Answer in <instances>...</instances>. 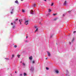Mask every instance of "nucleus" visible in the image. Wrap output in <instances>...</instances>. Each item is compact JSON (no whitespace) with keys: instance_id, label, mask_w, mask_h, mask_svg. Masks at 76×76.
I'll return each instance as SVG.
<instances>
[{"instance_id":"20","label":"nucleus","mask_w":76,"mask_h":76,"mask_svg":"<svg viewBox=\"0 0 76 76\" xmlns=\"http://www.w3.org/2000/svg\"><path fill=\"white\" fill-rule=\"evenodd\" d=\"M32 63H35V61H33L32 62Z\"/></svg>"},{"instance_id":"13","label":"nucleus","mask_w":76,"mask_h":76,"mask_svg":"<svg viewBox=\"0 0 76 76\" xmlns=\"http://www.w3.org/2000/svg\"><path fill=\"white\" fill-rule=\"evenodd\" d=\"M20 55H18V58H20Z\"/></svg>"},{"instance_id":"30","label":"nucleus","mask_w":76,"mask_h":76,"mask_svg":"<svg viewBox=\"0 0 76 76\" xmlns=\"http://www.w3.org/2000/svg\"><path fill=\"white\" fill-rule=\"evenodd\" d=\"M34 28H37V26H35Z\"/></svg>"},{"instance_id":"43","label":"nucleus","mask_w":76,"mask_h":76,"mask_svg":"<svg viewBox=\"0 0 76 76\" xmlns=\"http://www.w3.org/2000/svg\"><path fill=\"white\" fill-rule=\"evenodd\" d=\"M21 63H22V61L21 62Z\"/></svg>"},{"instance_id":"40","label":"nucleus","mask_w":76,"mask_h":76,"mask_svg":"<svg viewBox=\"0 0 76 76\" xmlns=\"http://www.w3.org/2000/svg\"><path fill=\"white\" fill-rule=\"evenodd\" d=\"M23 0H21V1H23Z\"/></svg>"},{"instance_id":"35","label":"nucleus","mask_w":76,"mask_h":76,"mask_svg":"<svg viewBox=\"0 0 76 76\" xmlns=\"http://www.w3.org/2000/svg\"><path fill=\"white\" fill-rule=\"evenodd\" d=\"M44 0V1H46L47 0Z\"/></svg>"},{"instance_id":"28","label":"nucleus","mask_w":76,"mask_h":76,"mask_svg":"<svg viewBox=\"0 0 76 76\" xmlns=\"http://www.w3.org/2000/svg\"><path fill=\"white\" fill-rule=\"evenodd\" d=\"M11 14H12L13 13V12H11Z\"/></svg>"},{"instance_id":"17","label":"nucleus","mask_w":76,"mask_h":76,"mask_svg":"<svg viewBox=\"0 0 76 76\" xmlns=\"http://www.w3.org/2000/svg\"><path fill=\"white\" fill-rule=\"evenodd\" d=\"M14 47H15V48H16V47H17V45H15L14 46Z\"/></svg>"},{"instance_id":"19","label":"nucleus","mask_w":76,"mask_h":76,"mask_svg":"<svg viewBox=\"0 0 76 76\" xmlns=\"http://www.w3.org/2000/svg\"><path fill=\"white\" fill-rule=\"evenodd\" d=\"M49 12H51V10L49 9Z\"/></svg>"},{"instance_id":"31","label":"nucleus","mask_w":76,"mask_h":76,"mask_svg":"<svg viewBox=\"0 0 76 76\" xmlns=\"http://www.w3.org/2000/svg\"><path fill=\"white\" fill-rule=\"evenodd\" d=\"M27 38H28V36H26V39H27Z\"/></svg>"},{"instance_id":"8","label":"nucleus","mask_w":76,"mask_h":76,"mask_svg":"<svg viewBox=\"0 0 76 76\" xmlns=\"http://www.w3.org/2000/svg\"><path fill=\"white\" fill-rule=\"evenodd\" d=\"M56 73H59V72H58V70H56Z\"/></svg>"},{"instance_id":"18","label":"nucleus","mask_w":76,"mask_h":76,"mask_svg":"<svg viewBox=\"0 0 76 76\" xmlns=\"http://www.w3.org/2000/svg\"><path fill=\"white\" fill-rule=\"evenodd\" d=\"M23 66H25V63H23Z\"/></svg>"},{"instance_id":"29","label":"nucleus","mask_w":76,"mask_h":76,"mask_svg":"<svg viewBox=\"0 0 76 76\" xmlns=\"http://www.w3.org/2000/svg\"><path fill=\"white\" fill-rule=\"evenodd\" d=\"M75 32H76V31H74V32H73L74 34H75Z\"/></svg>"},{"instance_id":"3","label":"nucleus","mask_w":76,"mask_h":76,"mask_svg":"<svg viewBox=\"0 0 76 76\" xmlns=\"http://www.w3.org/2000/svg\"><path fill=\"white\" fill-rule=\"evenodd\" d=\"M34 67H31V69H30V70L31 71H33L34 70Z\"/></svg>"},{"instance_id":"9","label":"nucleus","mask_w":76,"mask_h":76,"mask_svg":"<svg viewBox=\"0 0 76 76\" xmlns=\"http://www.w3.org/2000/svg\"><path fill=\"white\" fill-rule=\"evenodd\" d=\"M33 6V7H36V4H34Z\"/></svg>"},{"instance_id":"24","label":"nucleus","mask_w":76,"mask_h":76,"mask_svg":"<svg viewBox=\"0 0 76 76\" xmlns=\"http://www.w3.org/2000/svg\"><path fill=\"white\" fill-rule=\"evenodd\" d=\"M12 28H15V26H12Z\"/></svg>"},{"instance_id":"42","label":"nucleus","mask_w":76,"mask_h":76,"mask_svg":"<svg viewBox=\"0 0 76 76\" xmlns=\"http://www.w3.org/2000/svg\"><path fill=\"white\" fill-rule=\"evenodd\" d=\"M63 16H64V14H63Z\"/></svg>"},{"instance_id":"38","label":"nucleus","mask_w":76,"mask_h":76,"mask_svg":"<svg viewBox=\"0 0 76 76\" xmlns=\"http://www.w3.org/2000/svg\"><path fill=\"white\" fill-rule=\"evenodd\" d=\"M15 73H16V71H15Z\"/></svg>"},{"instance_id":"25","label":"nucleus","mask_w":76,"mask_h":76,"mask_svg":"<svg viewBox=\"0 0 76 76\" xmlns=\"http://www.w3.org/2000/svg\"><path fill=\"white\" fill-rule=\"evenodd\" d=\"M12 57L13 58V57H14V55H12Z\"/></svg>"},{"instance_id":"41","label":"nucleus","mask_w":76,"mask_h":76,"mask_svg":"<svg viewBox=\"0 0 76 76\" xmlns=\"http://www.w3.org/2000/svg\"><path fill=\"white\" fill-rule=\"evenodd\" d=\"M68 12L69 13V12H70V11H69Z\"/></svg>"},{"instance_id":"33","label":"nucleus","mask_w":76,"mask_h":76,"mask_svg":"<svg viewBox=\"0 0 76 76\" xmlns=\"http://www.w3.org/2000/svg\"><path fill=\"white\" fill-rule=\"evenodd\" d=\"M69 44H71V42H69Z\"/></svg>"},{"instance_id":"22","label":"nucleus","mask_w":76,"mask_h":76,"mask_svg":"<svg viewBox=\"0 0 76 76\" xmlns=\"http://www.w3.org/2000/svg\"><path fill=\"white\" fill-rule=\"evenodd\" d=\"M53 15L54 16H56V14H53Z\"/></svg>"},{"instance_id":"16","label":"nucleus","mask_w":76,"mask_h":76,"mask_svg":"<svg viewBox=\"0 0 76 76\" xmlns=\"http://www.w3.org/2000/svg\"><path fill=\"white\" fill-rule=\"evenodd\" d=\"M46 70H48L49 69V68L47 67H46Z\"/></svg>"},{"instance_id":"39","label":"nucleus","mask_w":76,"mask_h":76,"mask_svg":"<svg viewBox=\"0 0 76 76\" xmlns=\"http://www.w3.org/2000/svg\"><path fill=\"white\" fill-rule=\"evenodd\" d=\"M20 22H22V21L21 20V21H20Z\"/></svg>"},{"instance_id":"7","label":"nucleus","mask_w":76,"mask_h":76,"mask_svg":"<svg viewBox=\"0 0 76 76\" xmlns=\"http://www.w3.org/2000/svg\"><path fill=\"white\" fill-rule=\"evenodd\" d=\"M29 59H30V60H32V56H31L30 57H29Z\"/></svg>"},{"instance_id":"6","label":"nucleus","mask_w":76,"mask_h":76,"mask_svg":"<svg viewBox=\"0 0 76 76\" xmlns=\"http://www.w3.org/2000/svg\"><path fill=\"white\" fill-rule=\"evenodd\" d=\"M15 3H17V4H19V2H18V0L15 1Z\"/></svg>"},{"instance_id":"11","label":"nucleus","mask_w":76,"mask_h":76,"mask_svg":"<svg viewBox=\"0 0 76 76\" xmlns=\"http://www.w3.org/2000/svg\"><path fill=\"white\" fill-rule=\"evenodd\" d=\"M57 19H58L57 18H55L54 19V20H57Z\"/></svg>"},{"instance_id":"10","label":"nucleus","mask_w":76,"mask_h":76,"mask_svg":"<svg viewBox=\"0 0 76 76\" xmlns=\"http://www.w3.org/2000/svg\"><path fill=\"white\" fill-rule=\"evenodd\" d=\"M22 12H23V13H25V11L23 10Z\"/></svg>"},{"instance_id":"37","label":"nucleus","mask_w":76,"mask_h":76,"mask_svg":"<svg viewBox=\"0 0 76 76\" xmlns=\"http://www.w3.org/2000/svg\"><path fill=\"white\" fill-rule=\"evenodd\" d=\"M53 37V35H52V36H51L50 37Z\"/></svg>"},{"instance_id":"4","label":"nucleus","mask_w":76,"mask_h":76,"mask_svg":"<svg viewBox=\"0 0 76 76\" xmlns=\"http://www.w3.org/2000/svg\"><path fill=\"white\" fill-rule=\"evenodd\" d=\"M31 14L33 15L34 14V12L32 11V10H31L30 11Z\"/></svg>"},{"instance_id":"32","label":"nucleus","mask_w":76,"mask_h":76,"mask_svg":"<svg viewBox=\"0 0 76 76\" xmlns=\"http://www.w3.org/2000/svg\"><path fill=\"white\" fill-rule=\"evenodd\" d=\"M11 25H13V23H11Z\"/></svg>"},{"instance_id":"23","label":"nucleus","mask_w":76,"mask_h":76,"mask_svg":"<svg viewBox=\"0 0 76 76\" xmlns=\"http://www.w3.org/2000/svg\"><path fill=\"white\" fill-rule=\"evenodd\" d=\"M24 75H27L26 74V73H24Z\"/></svg>"},{"instance_id":"15","label":"nucleus","mask_w":76,"mask_h":76,"mask_svg":"<svg viewBox=\"0 0 76 76\" xmlns=\"http://www.w3.org/2000/svg\"><path fill=\"white\" fill-rule=\"evenodd\" d=\"M53 4H54V3H53L52 2L51 4V6H53Z\"/></svg>"},{"instance_id":"34","label":"nucleus","mask_w":76,"mask_h":76,"mask_svg":"<svg viewBox=\"0 0 76 76\" xmlns=\"http://www.w3.org/2000/svg\"><path fill=\"white\" fill-rule=\"evenodd\" d=\"M47 58H45L46 60H47Z\"/></svg>"},{"instance_id":"27","label":"nucleus","mask_w":76,"mask_h":76,"mask_svg":"<svg viewBox=\"0 0 76 76\" xmlns=\"http://www.w3.org/2000/svg\"><path fill=\"white\" fill-rule=\"evenodd\" d=\"M20 76H22V74H20Z\"/></svg>"},{"instance_id":"26","label":"nucleus","mask_w":76,"mask_h":76,"mask_svg":"<svg viewBox=\"0 0 76 76\" xmlns=\"http://www.w3.org/2000/svg\"><path fill=\"white\" fill-rule=\"evenodd\" d=\"M12 11H13L14 10V8H13L12 9Z\"/></svg>"},{"instance_id":"36","label":"nucleus","mask_w":76,"mask_h":76,"mask_svg":"<svg viewBox=\"0 0 76 76\" xmlns=\"http://www.w3.org/2000/svg\"><path fill=\"white\" fill-rule=\"evenodd\" d=\"M73 41H74V40L73 39V40H72V42H73Z\"/></svg>"},{"instance_id":"1","label":"nucleus","mask_w":76,"mask_h":76,"mask_svg":"<svg viewBox=\"0 0 76 76\" xmlns=\"http://www.w3.org/2000/svg\"><path fill=\"white\" fill-rule=\"evenodd\" d=\"M67 4V1H65L64 3V6H66V4Z\"/></svg>"},{"instance_id":"5","label":"nucleus","mask_w":76,"mask_h":76,"mask_svg":"<svg viewBox=\"0 0 76 76\" xmlns=\"http://www.w3.org/2000/svg\"><path fill=\"white\" fill-rule=\"evenodd\" d=\"M47 53H48V56H49V57H50V53L49 52H47Z\"/></svg>"},{"instance_id":"12","label":"nucleus","mask_w":76,"mask_h":76,"mask_svg":"<svg viewBox=\"0 0 76 76\" xmlns=\"http://www.w3.org/2000/svg\"><path fill=\"white\" fill-rule=\"evenodd\" d=\"M19 22H20V25H22V24L21 23V22H20V20H19Z\"/></svg>"},{"instance_id":"2","label":"nucleus","mask_w":76,"mask_h":76,"mask_svg":"<svg viewBox=\"0 0 76 76\" xmlns=\"http://www.w3.org/2000/svg\"><path fill=\"white\" fill-rule=\"evenodd\" d=\"M25 24L26 25H27L28 24V20L26 21L25 22Z\"/></svg>"},{"instance_id":"21","label":"nucleus","mask_w":76,"mask_h":76,"mask_svg":"<svg viewBox=\"0 0 76 76\" xmlns=\"http://www.w3.org/2000/svg\"><path fill=\"white\" fill-rule=\"evenodd\" d=\"M18 20V19L17 18L15 20V21H17V20Z\"/></svg>"},{"instance_id":"14","label":"nucleus","mask_w":76,"mask_h":76,"mask_svg":"<svg viewBox=\"0 0 76 76\" xmlns=\"http://www.w3.org/2000/svg\"><path fill=\"white\" fill-rule=\"evenodd\" d=\"M38 29V28H37L35 30V32H37V31Z\"/></svg>"}]
</instances>
